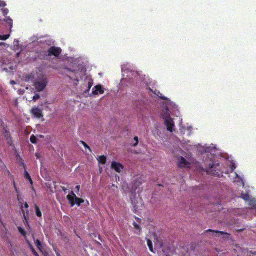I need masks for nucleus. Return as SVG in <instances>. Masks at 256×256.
I'll return each instance as SVG.
<instances>
[{
    "instance_id": "obj_1",
    "label": "nucleus",
    "mask_w": 256,
    "mask_h": 256,
    "mask_svg": "<svg viewBox=\"0 0 256 256\" xmlns=\"http://www.w3.org/2000/svg\"><path fill=\"white\" fill-rule=\"evenodd\" d=\"M32 80L34 86L38 92L43 90L47 84V80L45 76L41 74L40 75L34 74L28 76V81Z\"/></svg>"
},
{
    "instance_id": "obj_2",
    "label": "nucleus",
    "mask_w": 256,
    "mask_h": 256,
    "mask_svg": "<svg viewBox=\"0 0 256 256\" xmlns=\"http://www.w3.org/2000/svg\"><path fill=\"white\" fill-rule=\"evenodd\" d=\"M172 107L174 106L172 104H170L168 106H166L165 110H162V116L164 118L165 124L167 126V129L169 132H172L174 130V124L172 120L170 118V113L174 112L173 110L172 109Z\"/></svg>"
},
{
    "instance_id": "obj_3",
    "label": "nucleus",
    "mask_w": 256,
    "mask_h": 256,
    "mask_svg": "<svg viewBox=\"0 0 256 256\" xmlns=\"http://www.w3.org/2000/svg\"><path fill=\"white\" fill-rule=\"evenodd\" d=\"M67 198L72 206H74L75 204L80 206L81 204L84 202V200L82 199L77 198L73 192L67 196Z\"/></svg>"
},
{
    "instance_id": "obj_4",
    "label": "nucleus",
    "mask_w": 256,
    "mask_h": 256,
    "mask_svg": "<svg viewBox=\"0 0 256 256\" xmlns=\"http://www.w3.org/2000/svg\"><path fill=\"white\" fill-rule=\"evenodd\" d=\"M177 162L178 166L182 168H190L191 165L190 162L186 160L182 156L177 158Z\"/></svg>"
},
{
    "instance_id": "obj_5",
    "label": "nucleus",
    "mask_w": 256,
    "mask_h": 256,
    "mask_svg": "<svg viewBox=\"0 0 256 256\" xmlns=\"http://www.w3.org/2000/svg\"><path fill=\"white\" fill-rule=\"evenodd\" d=\"M111 168L114 170L116 172L121 173L124 170V166L120 162H112L111 164Z\"/></svg>"
},
{
    "instance_id": "obj_6",
    "label": "nucleus",
    "mask_w": 256,
    "mask_h": 256,
    "mask_svg": "<svg viewBox=\"0 0 256 256\" xmlns=\"http://www.w3.org/2000/svg\"><path fill=\"white\" fill-rule=\"evenodd\" d=\"M242 198L246 202H248V204L252 208L256 209V201L251 198L250 195L247 194H242Z\"/></svg>"
},
{
    "instance_id": "obj_7",
    "label": "nucleus",
    "mask_w": 256,
    "mask_h": 256,
    "mask_svg": "<svg viewBox=\"0 0 256 256\" xmlns=\"http://www.w3.org/2000/svg\"><path fill=\"white\" fill-rule=\"evenodd\" d=\"M32 114L38 118H40L42 116V110L38 108L34 107L31 110Z\"/></svg>"
},
{
    "instance_id": "obj_8",
    "label": "nucleus",
    "mask_w": 256,
    "mask_h": 256,
    "mask_svg": "<svg viewBox=\"0 0 256 256\" xmlns=\"http://www.w3.org/2000/svg\"><path fill=\"white\" fill-rule=\"evenodd\" d=\"M104 92V90L102 85L98 84L95 86L93 89L92 93L94 95L102 94Z\"/></svg>"
},
{
    "instance_id": "obj_9",
    "label": "nucleus",
    "mask_w": 256,
    "mask_h": 256,
    "mask_svg": "<svg viewBox=\"0 0 256 256\" xmlns=\"http://www.w3.org/2000/svg\"><path fill=\"white\" fill-rule=\"evenodd\" d=\"M62 50L59 48H51L48 51L50 56L54 55L56 56H58L61 52Z\"/></svg>"
},
{
    "instance_id": "obj_10",
    "label": "nucleus",
    "mask_w": 256,
    "mask_h": 256,
    "mask_svg": "<svg viewBox=\"0 0 256 256\" xmlns=\"http://www.w3.org/2000/svg\"><path fill=\"white\" fill-rule=\"evenodd\" d=\"M218 166H210V169L208 170V172L214 175V176H220V174H219L218 172H217Z\"/></svg>"
},
{
    "instance_id": "obj_11",
    "label": "nucleus",
    "mask_w": 256,
    "mask_h": 256,
    "mask_svg": "<svg viewBox=\"0 0 256 256\" xmlns=\"http://www.w3.org/2000/svg\"><path fill=\"white\" fill-rule=\"evenodd\" d=\"M139 74L136 71L130 70L129 74L126 76L130 80H134L137 78Z\"/></svg>"
},
{
    "instance_id": "obj_12",
    "label": "nucleus",
    "mask_w": 256,
    "mask_h": 256,
    "mask_svg": "<svg viewBox=\"0 0 256 256\" xmlns=\"http://www.w3.org/2000/svg\"><path fill=\"white\" fill-rule=\"evenodd\" d=\"M130 68H131V66L128 63L124 64L122 66V72H123V76L124 77L125 76V74H126V72L127 70H129Z\"/></svg>"
},
{
    "instance_id": "obj_13",
    "label": "nucleus",
    "mask_w": 256,
    "mask_h": 256,
    "mask_svg": "<svg viewBox=\"0 0 256 256\" xmlns=\"http://www.w3.org/2000/svg\"><path fill=\"white\" fill-rule=\"evenodd\" d=\"M24 206L26 208V210H25L22 208V213H23V215L24 218V219H25L26 221L27 222V216H28V205L27 202H26L24 204Z\"/></svg>"
},
{
    "instance_id": "obj_14",
    "label": "nucleus",
    "mask_w": 256,
    "mask_h": 256,
    "mask_svg": "<svg viewBox=\"0 0 256 256\" xmlns=\"http://www.w3.org/2000/svg\"><path fill=\"white\" fill-rule=\"evenodd\" d=\"M10 26V32H12V20L9 16H6L4 20Z\"/></svg>"
},
{
    "instance_id": "obj_15",
    "label": "nucleus",
    "mask_w": 256,
    "mask_h": 256,
    "mask_svg": "<svg viewBox=\"0 0 256 256\" xmlns=\"http://www.w3.org/2000/svg\"><path fill=\"white\" fill-rule=\"evenodd\" d=\"M96 158L99 163L102 164H104L106 162V158L104 156H98Z\"/></svg>"
},
{
    "instance_id": "obj_16",
    "label": "nucleus",
    "mask_w": 256,
    "mask_h": 256,
    "mask_svg": "<svg viewBox=\"0 0 256 256\" xmlns=\"http://www.w3.org/2000/svg\"><path fill=\"white\" fill-rule=\"evenodd\" d=\"M4 136L8 143L10 145L12 144V139L9 132H6L4 133Z\"/></svg>"
},
{
    "instance_id": "obj_17",
    "label": "nucleus",
    "mask_w": 256,
    "mask_h": 256,
    "mask_svg": "<svg viewBox=\"0 0 256 256\" xmlns=\"http://www.w3.org/2000/svg\"><path fill=\"white\" fill-rule=\"evenodd\" d=\"M146 240H147L148 246L150 248V251L152 252H154L153 247H152V241L148 238H146Z\"/></svg>"
},
{
    "instance_id": "obj_18",
    "label": "nucleus",
    "mask_w": 256,
    "mask_h": 256,
    "mask_svg": "<svg viewBox=\"0 0 256 256\" xmlns=\"http://www.w3.org/2000/svg\"><path fill=\"white\" fill-rule=\"evenodd\" d=\"M35 210H36V216L38 217H41L42 216V212H41L40 208H38V206L36 205L35 206Z\"/></svg>"
},
{
    "instance_id": "obj_19",
    "label": "nucleus",
    "mask_w": 256,
    "mask_h": 256,
    "mask_svg": "<svg viewBox=\"0 0 256 256\" xmlns=\"http://www.w3.org/2000/svg\"><path fill=\"white\" fill-rule=\"evenodd\" d=\"M236 180H234V182H240L242 184V186L244 187V182H243L241 178H240L238 176V174H236Z\"/></svg>"
},
{
    "instance_id": "obj_20",
    "label": "nucleus",
    "mask_w": 256,
    "mask_h": 256,
    "mask_svg": "<svg viewBox=\"0 0 256 256\" xmlns=\"http://www.w3.org/2000/svg\"><path fill=\"white\" fill-rule=\"evenodd\" d=\"M35 242H36V244L37 248H38V250L40 251H42V244L40 242V241L38 240H36Z\"/></svg>"
},
{
    "instance_id": "obj_21",
    "label": "nucleus",
    "mask_w": 256,
    "mask_h": 256,
    "mask_svg": "<svg viewBox=\"0 0 256 256\" xmlns=\"http://www.w3.org/2000/svg\"><path fill=\"white\" fill-rule=\"evenodd\" d=\"M10 34L4 35V36H2L0 34V40H6L10 38Z\"/></svg>"
},
{
    "instance_id": "obj_22",
    "label": "nucleus",
    "mask_w": 256,
    "mask_h": 256,
    "mask_svg": "<svg viewBox=\"0 0 256 256\" xmlns=\"http://www.w3.org/2000/svg\"><path fill=\"white\" fill-rule=\"evenodd\" d=\"M138 136H135L134 138V143L132 144V146L134 147H136V146H138Z\"/></svg>"
},
{
    "instance_id": "obj_23",
    "label": "nucleus",
    "mask_w": 256,
    "mask_h": 256,
    "mask_svg": "<svg viewBox=\"0 0 256 256\" xmlns=\"http://www.w3.org/2000/svg\"><path fill=\"white\" fill-rule=\"evenodd\" d=\"M28 246H29V247L32 250V253L34 254L36 256H40L38 254L37 252H36V250H34V248L32 247V245L29 243L28 242Z\"/></svg>"
},
{
    "instance_id": "obj_24",
    "label": "nucleus",
    "mask_w": 256,
    "mask_h": 256,
    "mask_svg": "<svg viewBox=\"0 0 256 256\" xmlns=\"http://www.w3.org/2000/svg\"><path fill=\"white\" fill-rule=\"evenodd\" d=\"M24 175H25L26 178H28L29 180V181L30 182V184H32V180L31 179V178L27 171L25 172Z\"/></svg>"
},
{
    "instance_id": "obj_25",
    "label": "nucleus",
    "mask_w": 256,
    "mask_h": 256,
    "mask_svg": "<svg viewBox=\"0 0 256 256\" xmlns=\"http://www.w3.org/2000/svg\"><path fill=\"white\" fill-rule=\"evenodd\" d=\"M30 142L33 144H36L37 142V138L34 136H32L30 137Z\"/></svg>"
},
{
    "instance_id": "obj_26",
    "label": "nucleus",
    "mask_w": 256,
    "mask_h": 256,
    "mask_svg": "<svg viewBox=\"0 0 256 256\" xmlns=\"http://www.w3.org/2000/svg\"><path fill=\"white\" fill-rule=\"evenodd\" d=\"M134 228L136 229L137 230H138V234H140V230H141V229H140V226L137 224H136V222H134Z\"/></svg>"
},
{
    "instance_id": "obj_27",
    "label": "nucleus",
    "mask_w": 256,
    "mask_h": 256,
    "mask_svg": "<svg viewBox=\"0 0 256 256\" xmlns=\"http://www.w3.org/2000/svg\"><path fill=\"white\" fill-rule=\"evenodd\" d=\"M18 230L20 232L23 236H25L26 234V232H24V230L22 228H20V227H19L18 228Z\"/></svg>"
},
{
    "instance_id": "obj_28",
    "label": "nucleus",
    "mask_w": 256,
    "mask_h": 256,
    "mask_svg": "<svg viewBox=\"0 0 256 256\" xmlns=\"http://www.w3.org/2000/svg\"><path fill=\"white\" fill-rule=\"evenodd\" d=\"M230 168L232 172H233L234 170L236 168V167L235 166L233 162L230 163Z\"/></svg>"
},
{
    "instance_id": "obj_29",
    "label": "nucleus",
    "mask_w": 256,
    "mask_h": 256,
    "mask_svg": "<svg viewBox=\"0 0 256 256\" xmlns=\"http://www.w3.org/2000/svg\"><path fill=\"white\" fill-rule=\"evenodd\" d=\"M2 14L4 16H6L8 13V9H3L2 10Z\"/></svg>"
},
{
    "instance_id": "obj_30",
    "label": "nucleus",
    "mask_w": 256,
    "mask_h": 256,
    "mask_svg": "<svg viewBox=\"0 0 256 256\" xmlns=\"http://www.w3.org/2000/svg\"><path fill=\"white\" fill-rule=\"evenodd\" d=\"M40 98V96L39 94H36V96H34L32 98V100L34 101H36L38 100Z\"/></svg>"
},
{
    "instance_id": "obj_31",
    "label": "nucleus",
    "mask_w": 256,
    "mask_h": 256,
    "mask_svg": "<svg viewBox=\"0 0 256 256\" xmlns=\"http://www.w3.org/2000/svg\"><path fill=\"white\" fill-rule=\"evenodd\" d=\"M6 6V2L4 1L0 0V7L4 6Z\"/></svg>"
},
{
    "instance_id": "obj_32",
    "label": "nucleus",
    "mask_w": 256,
    "mask_h": 256,
    "mask_svg": "<svg viewBox=\"0 0 256 256\" xmlns=\"http://www.w3.org/2000/svg\"><path fill=\"white\" fill-rule=\"evenodd\" d=\"M93 85V82L92 81H90L88 82V90L90 89V88L92 87Z\"/></svg>"
},
{
    "instance_id": "obj_33",
    "label": "nucleus",
    "mask_w": 256,
    "mask_h": 256,
    "mask_svg": "<svg viewBox=\"0 0 256 256\" xmlns=\"http://www.w3.org/2000/svg\"><path fill=\"white\" fill-rule=\"evenodd\" d=\"M82 144H84V146L86 148L88 149V150H90V151H91V150H90V147H89V146H88L86 143H84V142H82Z\"/></svg>"
},
{
    "instance_id": "obj_34",
    "label": "nucleus",
    "mask_w": 256,
    "mask_h": 256,
    "mask_svg": "<svg viewBox=\"0 0 256 256\" xmlns=\"http://www.w3.org/2000/svg\"><path fill=\"white\" fill-rule=\"evenodd\" d=\"M210 148H205L204 152H210Z\"/></svg>"
},
{
    "instance_id": "obj_35",
    "label": "nucleus",
    "mask_w": 256,
    "mask_h": 256,
    "mask_svg": "<svg viewBox=\"0 0 256 256\" xmlns=\"http://www.w3.org/2000/svg\"><path fill=\"white\" fill-rule=\"evenodd\" d=\"M76 189L78 190V191H79L80 189V186H76Z\"/></svg>"
},
{
    "instance_id": "obj_36",
    "label": "nucleus",
    "mask_w": 256,
    "mask_h": 256,
    "mask_svg": "<svg viewBox=\"0 0 256 256\" xmlns=\"http://www.w3.org/2000/svg\"><path fill=\"white\" fill-rule=\"evenodd\" d=\"M11 84H16V82L14 81H12Z\"/></svg>"
},
{
    "instance_id": "obj_37",
    "label": "nucleus",
    "mask_w": 256,
    "mask_h": 256,
    "mask_svg": "<svg viewBox=\"0 0 256 256\" xmlns=\"http://www.w3.org/2000/svg\"><path fill=\"white\" fill-rule=\"evenodd\" d=\"M4 44H5L4 43H3V42L0 43V46L4 45Z\"/></svg>"
},
{
    "instance_id": "obj_38",
    "label": "nucleus",
    "mask_w": 256,
    "mask_h": 256,
    "mask_svg": "<svg viewBox=\"0 0 256 256\" xmlns=\"http://www.w3.org/2000/svg\"><path fill=\"white\" fill-rule=\"evenodd\" d=\"M14 187L16 188V184H15V183H14Z\"/></svg>"
}]
</instances>
